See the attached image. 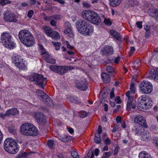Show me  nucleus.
Here are the masks:
<instances>
[{"instance_id": "obj_1", "label": "nucleus", "mask_w": 158, "mask_h": 158, "mask_svg": "<svg viewBox=\"0 0 158 158\" xmlns=\"http://www.w3.org/2000/svg\"><path fill=\"white\" fill-rule=\"evenodd\" d=\"M21 42L27 47H31L35 44V40L32 33L28 30H22L19 33Z\"/></svg>"}, {"instance_id": "obj_2", "label": "nucleus", "mask_w": 158, "mask_h": 158, "mask_svg": "<svg viewBox=\"0 0 158 158\" xmlns=\"http://www.w3.org/2000/svg\"><path fill=\"white\" fill-rule=\"evenodd\" d=\"M20 131L22 134L26 136H35L38 133L37 128L29 123L23 124L20 127Z\"/></svg>"}, {"instance_id": "obj_3", "label": "nucleus", "mask_w": 158, "mask_h": 158, "mask_svg": "<svg viewBox=\"0 0 158 158\" xmlns=\"http://www.w3.org/2000/svg\"><path fill=\"white\" fill-rule=\"evenodd\" d=\"M83 18L89 22L98 25L101 22L100 18L97 13L90 10H85L82 13Z\"/></svg>"}, {"instance_id": "obj_4", "label": "nucleus", "mask_w": 158, "mask_h": 158, "mask_svg": "<svg viewBox=\"0 0 158 158\" xmlns=\"http://www.w3.org/2000/svg\"><path fill=\"white\" fill-rule=\"evenodd\" d=\"M18 146L16 142L10 139H7L4 141V148L9 153L15 154L17 153L19 150Z\"/></svg>"}, {"instance_id": "obj_5", "label": "nucleus", "mask_w": 158, "mask_h": 158, "mask_svg": "<svg viewBox=\"0 0 158 158\" xmlns=\"http://www.w3.org/2000/svg\"><path fill=\"white\" fill-rule=\"evenodd\" d=\"M1 40L5 47L9 49H13L15 44L13 42L10 33L4 32L2 34Z\"/></svg>"}, {"instance_id": "obj_6", "label": "nucleus", "mask_w": 158, "mask_h": 158, "mask_svg": "<svg viewBox=\"0 0 158 158\" xmlns=\"http://www.w3.org/2000/svg\"><path fill=\"white\" fill-rule=\"evenodd\" d=\"M138 105L141 108L146 110L152 106V101L149 97L146 95L141 96L138 99Z\"/></svg>"}, {"instance_id": "obj_7", "label": "nucleus", "mask_w": 158, "mask_h": 158, "mask_svg": "<svg viewBox=\"0 0 158 158\" xmlns=\"http://www.w3.org/2000/svg\"><path fill=\"white\" fill-rule=\"evenodd\" d=\"M47 78L44 77L43 75L38 73H34L31 79V81H35L36 84L39 85L43 89H44V86L46 85Z\"/></svg>"}, {"instance_id": "obj_8", "label": "nucleus", "mask_w": 158, "mask_h": 158, "mask_svg": "<svg viewBox=\"0 0 158 158\" xmlns=\"http://www.w3.org/2000/svg\"><path fill=\"white\" fill-rule=\"evenodd\" d=\"M139 87L141 92L146 94H150L152 90V86L151 83L145 80L141 82Z\"/></svg>"}, {"instance_id": "obj_9", "label": "nucleus", "mask_w": 158, "mask_h": 158, "mask_svg": "<svg viewBox=\"0 0 158 158\" xmlns=\"http://www.w3.org/2000/svg\"><path fill=\"white\" fill-rule=\"evenodd\" d=\"M35 118L36 122L39 125H43L45 123L46 118L43 113L39 112H36Z\"/></svg>"}, {"instance_id": "obj_10", "label": "nucleus", "mask_w": 158, "mask_h": 158, "mask_svg": "<svg viewBox=\"0 0 158 158\" xmlns=\"http://www.w3.org/2000/svg\"><path fill=\"white\" fill-rule=\"evenodd\" d=\"M3 14L4 20L6 22H16L17 21L15 15L9 13V11L6 12Z\"/></svg>"}, {"instance_id": "obj_11", "label": "nucleus", "mask_w": 158, "mask_h": 158, "mask_svg": "<svg viewBox=\"0 0 158 158\" xmlns=\"http://www.w3.org/2000/svg\"><path fill=\"white\" fill-rule=\"evenodd\" d=\"M135 123H138L144 127H147V125L144 117L139 115L135 116L134 119Z\"/></svg>"}, {"instance_id": "obj_12", "label": "nucleus", "mask_w": 158, "mask_h": 158, "mask_svg": "<svg viewBox=\"0 0 158 158\" xmlns=\"http://www.w3.org/2000/svg\"><path fill=\"white\" fill-rule=\"evenodd\" d=\"M89 23L83 19H79L76 23V27L79 32L82 30H84V28Z\"/></svg>"}, {"instance_id": "obj_13", "label": "nucleus", "mask_w": 158, "mask_h": 158, "mask_svg": "<svg viewBox=\"0 0 158 158\" xmlns=\"http://www.w3.org/2000/svg\"><path fill=\"white\" fill-rule=\"evenodd\" d=\"M93 32V27L90 24L87 25L84 30L81 31L79 33L86 35L89 36Z\"/></svg>"}, {"instance_id": "obj_14", "label": "nucleus", "mask_w": 158, "mask_h": 158, "mask_svg": "<svg viewBox=\"0 0 158 158\" xmlns=\"http://www.w3.org/2000/svg\"><path fill=\"white\" fill-rule=\"evenodd\" d=\"M101 52L103 55L110 56L113 54L114 50L111 46H106L101 50Z\"/></svg>"}, {"instance_id": "obj_15", "label": "nucleus", "mask_w": 158, "mask_h": 158, "mask_svg": "<svg viewBox=\"0 0 158 158\" xmlns=\"http://www.w3.org/2000/svg\"><path fill=\"white\" fill-rule=\"evenodd\" d=\"M66 27L64 31V33L67 35L69 37H72L73 36V33L71 28V25L69 22H66L65 24Z\"/></svg>"}, {"instance_id": "obj_16", "label": "nucleus", "mask_w": 158, "mask_h": 158, "mask_svg": "<svg viewBox=\"0 0 158 158\" xmlns=\"http://www.w3.org/2000/svg\"><path fill=\"white\" fill-rule=\"evenodd\" d=\"M42 100L44 103L47 106L52 107L53 106V101L47 95L44 96Z\"/></svg>"}, {"instance_id": "obj_17", "label": "nucleus", "mask_w": 158, "mask_h": 158, "mask_svg": "<svg viewBox=\"0 0 158 158\" xmlns=\"http://www.w3.org/2000/svg\"><path fill=\"white\" fill-rule=\"evenodd\" d=\"M19 114V111L16 108H12L7 111V116H9L10 115L15 116L18 115Z\"/></svg>"}, {"instance_id": "obj_18", "label": "nucleus", "mask_w": 158, "mask_h": 158, "mask_svg": "<svg viewBox=\"0 0 158 158\" xmlns=\"http://www.w3.org/2000/svg\"><path fill=\"white\" fill-rule=\"evenodd\" d=\"M133 100V97H129L128 98V101L127 104V109L128 110H130L131 108L135 109L136 107L135 104L132 102Z\"/></svg>"}, {"instance_id": "obj_19", "label": "nucleus", "mask_w": 158, "mask_h": 158, "mask_svg": "<svg viewBox=\"0 0 158 158\" xmlns=\"http://www.w3.org/2000/svg\"><path fill=\"white\" fill-rule=\"evenodd\" d=\"M58 68L57 73L60 75L66 73L68 69V67L66 66H59Z\"/></svg>"}, {"instance_id": "obj_20", "label": "nucleus", "mask_w": 158, "mask_h": 158, "mask_svg": "<svg viewBox=\"0 0 158 158\" xmlns=\"http://www.w3.org/2000/svg\"><path fill=\"white\" fill-rule=\"evenodd\" d=\"M149 15L152 17H158V9L152 8L149 9L148 10Z\"/></svg>"}, {"instance_id": "obj_21", "label": "nucleus", "mask_w": 158, "mask_h": 158, "mask_svg": "<svg viewBox=\"0 0 158 158\" xmlns=\"http://www.w3.org/2000/svg\"><path fill=\"white\" fill-rule=\"evenodd\" d=\"M138 3V2L135 0H127L126 2L124 5V6L126 8H128Z\"/></svg>"}, {"instance_id": "obj_22", "label": "nucleus", "mask_w": 158, "mask_h": 158, "mask_svg": "<svg viewBox=\"0 0 158 158\" xmlns=\"http://www.w3.org/2000/svg\"><path fill=\"white\" fill-rule=\"evenodd\" d=\"M143 129H140V127L134 126L132 128V132L135 135H142Z\"/></svg>"}, {"instance_id": "obj_23", "label": "nucleus", "mask_w": 158, "mask_h": 158, "mask_svg": "<svg viewBox=\"0 0 158 158\" xmlns=\"http://www.w3.org/2000/svg\"><path fill=\"white\" fill-rule=\"evenodd\" d=\"M101 76L105 83H107L110 81V78L109 75L107 73L105 72L102 73L101 74Z\"/></svg>"}, {"instance_id": "obj_24", "label": "nucleus", "mask_w": 158, "mask_h": 158, "mask_svg": "<svg viewBox=\"0 0 158 158\" xmlns=\"http://www.w3.org/2000/svg\"><path fill=\"white\" fill-rule=\"evenodd\" d=\"M76 86L78 89L83 91L86 90L87 88L85 82L83 83L81 82V83H77L76 85Z\"/></svg>"}, {"instance_id": "obj_25", "label": "nucleus", "mask_w": 158, "mask_h": 158, "mask_svg": "<svg viewBox=\"0 0 158 158\" xmlns=\"http://www.w3.org/2000/svg\"><path fill=\"white\" fill-rule=\"evenodd\" d=\"M111 35L115 38L118 40H121V37L118 32L114 30H112L110 31Z\"/></svg>"}, {"instance_id": "obj_26", "label": "nucleus", "mask_w": 158, "mask_h": 158, "mask_svg": "<svg viewBox=\"0 0 158 158\" xmlns=\"http://www.w3.org/2000/svg\"><path fill=\"white\" fill-rule=\"evenodd\" d=\"M122 0H109L110 5L113 7H116L118 6L121 2Z\"/></svg>"}, {"instance_id": "obj_27", "label": "nucleus", "mask_w": 158, "mask_h": 158, "mask_svg": "<svg viewBox=\"0 0 158 158\" xmlns=\"http://www.w3.org/2000/svg\"><path fill=\"white\" fill-rule=\"evenodd\" d=\"M37 96L38 97H40V99L43 100L45 96L47 94L44 93V91L40 90H38L36 91V92Z\"/></svg>"}, {"instance_id": "obj_28", "label": "nucleus", "mask_w": 158, "mask_h": 158, "mask_svg": "<svg viewBox=\"0 0 158 158\" xmlns=\"http://www.w3.org/2000/svg\"><path fill=\"white\" fill-rule=\"evenodd\" d=\"M139 158H152L150 155L145 152H140L139 155Z\"/></svg>"}, {"instance_id": "obj_29", "label": "nucleus", "mask_w": 158, "mask_h": 158, "mask_svg": "<svg viewBox=\"0 0 158 158\" xmlns=\"http://www.w3.org/2000/svg\"><path fill=\"white\" fill-rule=\"evenodd\" d=\"M22 60H23L18 56H15L12 58V62L15 63V66L16 65V64H19V62H21Z\"/></svg>"}, {"instance_id": "obj_30", "label": "nucleus", "mask_w": 158, "mask_h": 158, "mask_svg": "<svg viewBox=\"0 0 158 158\" xmlns=\"http://www.w3.org/2000/svg\"><path fill=\"white\" fill-rule=\"evenodd\" d=\"M94 156L93 150L92 148H91L89 150L87 155L84 158H93Z\"/></svg>"}, {"instance_id": "obj_31", "label": "nucleus", "mask_w": 158, "mask_h": 158, "mask_svg": "<svg viewBox=\"0 0 158 158\" xmlns=\"http://www.w3.org/2000/svg\"><path fill=\"white\" fill-rule=\"evenodd\" d=\"M50 36L54 39H59L60 38L59 33L56 31H53Z\"/></svg>"}, {"instance_id": "obj_32", "label": "nucleus", "mask_w": 158, "mask_h": 158, "mask_svg": "<svg viewBox=\"0 0 158 158\" xmlns=\"http://www.w3.org/2000/svg\"><path fill=\"white\" fill-rule=\"evenodd\" d=\"M59 139L64 142H68L69 140V138L66 135L60 136L59 137Z\"/></svg>"}, {"instance_id": "obj_33", "label": "nucleus", "mask_w": 158, "mask_h": 158, "mask_svg": "<svg viewBox=\"0 0 158 158\" xmlns=\"http://www.w3.org/2000/svg\"><path fill=\"white\" fill-rule=\"evenodd\" d=\"M38 46H39V49L41 51V52L42 57H44V56L45 55V54L48 53V52H46V50L43 48L42 45L40 44H39Z\"/></svg>"}, {"instance_id": "obj_34", "label": "nucleus", "mask_w": 158, "mask_h": 158, "mask_svg": "<svg viewBox=\"0 0 158 158\" xmlns=\"http://www.w3.org/2000/svg\"><path fill=\"white\" fill-rule=\"evenodd\" d=\"M44 31L45 33L48 36L51 35L52 31V29L49 27H46L44 29Z\"/></svg>"}, {"instance_id": "obj_35", "label": "nucleus", "mask_w": 158, "mask_h": 158, "mask_svg": "<svg viewBox=\"0 0 158 158\" xmlns=\"http://www.w3.org/2000/svg\"><path fill=\"white\" fill-rule=\"evenodd\" d=\"M45 58V61L50 63L51 64H54L56 63V60L52 58V57H51L50 55H49V56L47 59L46 58Z\"/></svg>"}, {"instance_id": "obj_36", "label": "nucleus", "mask_w": 158, "mask_h": 158, "mask_svg": "<svg viewBox=\"0 0 158 158\" xmlns=\"http://www.w3.org/2000/svg\"><path fill=\"white\" fill-rule=\"evenodd\" d=\"M16 66L21 69H23L26 67L25 63L23 62V60L19 62V64H16Z\"/></svg>"}, {"instance_id": "obj_37", "label": "nucleus", "mask_w": 158, "mask_h": 158, "mask_svg": "<svg viewBox=\"0 0 158 158\" xmlns=\"http://www.w3.org/2000/svg\"><path fill=\"white\" fill-rule=\"evenodd\" d=\"M58 67L59 66L54 65H52L49 66V68L51 71L57 73Z\"/></svg>"}, {"instance_id": "obj_38", "label": "nucleus", "mask_w": 158, "mask_h": 158, "mask_svg": "<svg viewBox=\"0 0 158 158\" xmlns=\"http://www.w3.org/2000/svg\"><path fill=\"white\" fill-rule=\"evenodd\" d=\"M54 141L52 140H48L47 143V144L49 148H52L53 147L54 145Z\"/></svg>"}, {"instance_id": "obj_39", "label": "nucleus", "mask_w": 158, "mask_h": 158, "mask_svg": "<svg viewBox=\"0 0 158 158\" xmlns=\"http://www.w3.org/2000/svg\"><path fill=\"white\" fill-rule=\"evenodd\" d=\"M71 155L74 158H79V155L75 151L73 150L71 152Z\"/></svg>"}, {"instance_id": "obj_40", "label": "nucleus", "mask_w": 158, "mask_h": 158, "mask_svg": "<svg viewBox=\"0 0 158 158\" xmlns=\"http://www.w3.org/2000/svg\"><path fill=\"white\" fill-rule=\"evenodd\" d=\"M70 101L71 102L75 103H78L79 101L77 99V98L76 96H73L70 98Z\"/></svg>"}, {"instance_id": "obj_41", "label": "nucleus", "mask_w": 158, "mask_h": 158, "mask_svg": "<svg viewBox=\"0 0 158 158\" xmlns=\"http://www.w3.org/2000/svg\"><path fill=\"white\" fill-rule=\"evenodd\" d=\"M52 16V19H54L56 21L57 20H60L61 19L60 15H55Z\"/></svg>"}, {"instance_id": "obj_42", "label": "nucleus", "mask_w": 158, "mask_h": 158, "mask_svg": "<svg viewBox=\"0 0 158 158\" xmlns=\"http://www.w3.org/2000/svg\"><path fill=\"white\" fill-rule=\"evenodd\" d=\"M130 89L131 93L134 94L135 93V88L134 83H131L130 87Z\"/></svg>"}, {"instance_id": "obj_43", "label": "nucleus", "mask_w": 158, "mask_h": 158, "mask_svg": "<svg viewBox=\"0 0 158 158\" xmlns=\"http://www.w3.org/2000/svg\"><path fill=\"white\" fill-rule=\"evenodd\" d=\"M8 129L9 132L12 134H14L16 131L15 128L12 126H10L9 127Z\"/></svg>"}, {"instance_id": "obj_44", "label": "nucleus", "mask_w": 158, "mask_h": 158, "mask_svg": "<svg viewBox=\"0 0 158 158\" xmlns=\"http://www.w3.org/2000/svg\"><path fill=\"white\" fill-rule=\"evenodd\" d=\"M157 68L152 69L149 71V73L151 75H154L157 76V74H158V73H157Z\"/></svg>"}, {"instance_id": "obj_45", "label": "nucleus", "mask_w": 158, "mask_h": 158, "mask_svg": "<svg viewBox=\"0 0 158 158\" xmlns=\"http://www.w3.org/2000/svg\"><path fill=\"white\" fill-rule=\"evenodd\" d=\"M114 69L113 67L110 66H108L106 67V71L109 73H111L113 72Z\"/></svg>"}, {"instance_id": "obj_46", "label": "nucleus", "mask_w": 158, "mask_h": 158, "mask_svg": "<svg viewBox=\"0 0 158 158\" xmlns=\"http://www.w3.org/2000/svg\"><path fill=\"white\" fill-rule=\"evenodd\" d=\"M94 139L95 143L97 144H98L100 143L101 138L100 135H99L98 137H95Z\"/></svg>"}, {"instance_id": "obj_47", "label": "nucleus", "mask_w": 158, "mask_h": 158, "mask_svg": "<svg viewBox=\"0 0 158 158\" xmlns=\"http://www.w3.org/2000/svg\"><path fill=\"white\" fill-rule=\"evenodd\" d=\"M110 156V152H107L104 153L102 157V158H108Z\"/></svg>"}, {"instance_id": "obj_48", "label": "nucleus", "mask_w": 158, "mask_h": 158, "mask_svg": "<svg viewBox=\"0 0 158 158\" xmlns=\"http://www.w3.org/2000/svg\"><path fill=\"white\" fill-rule=\"evenodd\" d=\"M157 76L154 75H149L148 77L150 79H153L155 80L157 82H158V77Z\"/></svg>"}, {"instance_id": "obj_49", "label": "nucleus", "mask_w": 158, "mask_h": 158, "mask_svg": "<svg viewBox=\"0 0 158 158\" xmlns=\"http://www.w3.org/2000/svg\"><path fill=\"white\" fill-rule=\"evenodd\" d=\"M150 29L146 30L145 32V38H148L150 36L151 32L150 31Z\"/></svg>"}, {"instance_id": "obj_50", "label": "nucleus", "mask_w": 158, "mask_h": 158, "mask_svg": "<svg viewBox=\"0 0 158 158\" xmlns=\"http://www.w3.org/2000/svg\"><path fill=\"white\" fill-rule=\"evenodd\" d=\"M103 140H104L105 144L106 145H109L111 143V140L108 137L106 139H104Z\"/></svg>"}, {"instance_id": "obj_51", "label": "nucleus", "mask_w": 158, "mask_h": 158, "mask_svg": "<svg viewBox=\"0 0 158 158\" xmlns=\"http://www.w3.org/2000/svg\"><path fill=\"white\" fill-rule=\"evenodd\" d=\"M50 23L52 26L54 27H56V26L57 23L56 21L54 20L53 19H52L50 20Z\"/></svg>"}, {"instance_id": "obj_52", "label": "nucleus", "mask_w": 158, "mask_h": 158, "mask_svg": "<svg viewBox=\"0 0 158 158\" xmlns=\"http://www.w3.org/2000/svg\"><path fill=\"white\" fill-rule=\"evenodd\" d=\"M10 2V1L7 0H0V3L2 5H5Z\"/></svg>"}, {"instance_id": "obj_53", "label": "nucleus", "mask_w": 158, "mask_h": 158, "mask_svg": "<svg viewBox=\"0 0 158 158\" xmlns=\"http://www.w3.org/2000/svg\"><path fill=\"white\" fill-rule=\"evenodd\" d=\"M34 13V11L32 10H30L27 13V16L29 18H31Z\"/></svg>"}, {"instance_id": "obj_54", "label": "nucleus", "mask_w": 158, "mask_h": 158, "mask_svg": "<svg viewBox=\"0 0 158 158\" xmlns=\"http://www.w3.org/2000/svg\"><path fill=\"white\" fill-rule=\"evenodd\" d=\"M87 113L85 111L81 112L80 114V117L81 118H85L87 115Z\"/></svg>"}, {"instance_id": "obj_55", "label": "nucleus", "mask_w": 158, "mask_h": 158, "mask_svg": "<svg viewBox=\"0 0 158 158\" xmlns=\"http://www.w3.org/2000/svg\"><path fill=\"white\" fill-rule=\"evenodd\" d=\"M135 50V48L134 47H130V51L129 53L130 56H131L133 53V52Z\"/></svg>"}, {"instance_id": "obj_56", "label": "nucleus", "mask_w": 158, "mask_h": 158, "mask_svg": "<svg viewBox=\"0 0 158 158\" xmlns=\"http://www.w3.org/2000/svg\"><path fill=\"white\" fill-rule=\"evenodd\" d=\"M142 22L141 21L137 22L136 23V25L139 29H141L142 27Z\"/></svg>"}, {"instance_id": "obj_57", "label": "nucleus", "mask_w": 158, "mask_h": 158, "mask_svg": "<svg viewBox=\"0 0 158 158\" xmlns=\"http://www.w3.org/2000/svg\"><path fill=\"white\" fill-rule=\"evenodd\" d=\"M44 19L45 21H50V20L52 19V16H46L45 15H44Z\"/></svg>"}, {"instance_id": "obj_58", "label": "nucleus", "mask_w": 158, "mask_h": 158, "mask_svg": "<svg viewBox=\"0 0 158 158\" xmlns=\"http://www.w3.org/2000/svg\"><path fill=\"white\" fill-rule=\"evenodd\" d=\"M21 156V157H26L28 156L29 153L26 152H23L19 154Z\"/></svg>"}, {"instance_id": "obj_59", "label": "nucleus", "mask_w": 158, "mask_h": 158, "mask_svg": "<svg viewBox=\"0 0 158 158\" xmlns=\"http://www.w3.org/2000/svg\"><path fill=\"white\" fill-rule=\"evenodd\" d=\"M115 100V101H116V103L117 104L120 103L121 102L120 97L118 96H117L116 97Z\"/></svg>"}, {"instance_id": "obj_60", "label": "nucleus", "mask_w": 158, "mask_h": 158, "mask_svg": "<svg viewBox=\"0 0 158 158\" xmlns=\"http://www.w3.org/2000/svg\"><path fill=\"white\" fill-rule=\"evenodd\" d=\"M104 22L108 25H110L111 24V23L110 22L109 19H105L104 20Z\"/></svg>"}, {"instance_id": "obj_61", "label": "nucleus", "mask_w": 158, "mask_h": 158, "mask_svg": "<svg viewBox=\"0 0 158 158\" xmlns=\"http://www.w3.org/2000/svg\"><path fill=\"white\" fill-rule=\"evenodd\" d=\"M67 45V48L69 49H72L73 48V47L71 46L69 44V42L68 41H66Z\"/></svg>"}, {"instance_id": "obj_62", "label": "nucleus", "mask_w": 158, "mask_h": 158, "mask_svg": "<svg viewBox=\"0 0 158 158\" xmlns=\"http://www.w3.org/2000/svg\"><path fill=\"white\" fill-rule=\"evenodd\" d=\"M53 45L55 47H56L58 46H60L61 44V43L59 42H52Z\"/></svg>"}, {"instance_id": "obj_63", "label": "nucleus", "mask_w": 158, "mask_h": 158, "mask_svg": "<svg viewBox=\"0 0 158 158\" xmlns=\"http://www.w3.org/2000/svg\"><path fill=\"white\" fill-rule=\"evenodd\" d=\"M142 134V139H143V140H146V139H148L149 137L148 136L146 135H145L144 133V132L143 131V132Z\"/></svg>"}, {"instance_id": "obj_64", "label": "nucleus", "mask_w": 158, "mask_h": 158, "mask_svg": "<svg viewBox=\"0 0 158 158\" xmlns=\"http://www.w3.org/2000/svg\"><path fill=\"white\" fill-rule=\"evenodd\" d=\"M98 132L99 133V134H101L102 132V127L101 126L99 125L98 130H97Z\"/></svg>"}]
</instances>
